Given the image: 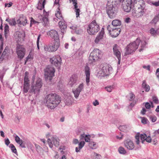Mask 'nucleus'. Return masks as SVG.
<instances>
[{"label": "nucleus", "instance_id": "47", "mask_svg": "<svg viewBox=\"0 0 159 159\" xmlns=\"http://www.w3.org/2000/svg\"><path fill=\"white\" fill-rule=\"evenodd\" d=\"M75 11L76 13V17L78 18L79 17L80 13V9H76L75 10Z\"/></svg>", "mask_w": 159, "mask_h": 159}, {"label": "nucleus", "instance_id": "64", "mask_svg": "<svg viewBox=\"0 0 159 159\" xmlns=\"http://www.w3.org/2000/svg\"><path fill=\"white\" fill-rule=\"evenodd\" d=\"M152 4L153 5L155 6H159V1L158 2H152Z\"/></svg>", "mask_w": 159, "mask_h": 159}, {"label": "nucleus", "instance_id": "35", "mask_svg": "<svg viewBox=\"0 0 159 159\" xmlns=\"http://www.w3.org/2000/svg\"><path fill=\"white\" fill-rule=\"evenodd\" d=\"M40 20L41 22H43L45 24H47L48 22V20L47 17H42V19H40Z\"/></svg>", "mask_w": 159, "mask_h": 159}, {"label": "nucleus", "instance_id": "11", "mask_svg": "<svg viewBox=\"0 0 159 159\" xmlns=\"http://www.w3.org/2000/svg\"><path fill=\"white\" fill-rule=\"evenodd\" d=\"M50 61L52 64L59 68L61 61V58L60 56H58L53 57L50 59Z\"/></svg>", "mask_w": 159, "mask_h": 159}, {"label": "nucleus", "instance_id": "46", "mask_svg": "<svg viewBox=\"0 0 159 159\" xmlns=\"http://www.w3.org/2000/svg\"><path fill=\"white\" fill-rule=\"evenodd\" d=\"M29 81L28 76L26 75H25L24 79V84L30 83Z\"/></svg>", "mask_w": 159, "mask_h": 159}, {"label": "nucleus", "instance_id": "61", "mask_svg": "<svg viewBox=\"0 0 159 159\" xmlns=\"http://www.w3.org/2000/svg\"><path fill=\"white\" fill-rule=\"evenodd\" d=\"M107 30L108 31L109 33L110 34L113 28H112L110 25H108L107 27Z\"/></svg>", "mask_w": 159, "mask_h": 159}, {"label": "nucleus", "instance_id": "16", "mask_svg": "<svg viewBox=\"0 0 159 159\" xmlns=\"http://www.w3.org/2000/svg\"><path fill=\"white\" fill-rule=\"evenodd\" d=\"M125 147L129 150H132L134 147V145L133 141L130 139H127L124 142Z\"/></svg>", "mask_w": 159, "mask_h": 159}, {"label": "nucleus", "instance_id": "29", "mask_svg": "<svg viewBox=\"0 0 159 159\" xmlns=\"http://www.w3.org/2000/svg\"><path fill=\"white\" fill-rule=\"evenodd\" d=\"M159 20V14L156 16L151 22L152 24H156Z\"/></svg>", "mask_w": 159, "mask_h": 159}, {"label": "nucleus", "instance_id": "51", "mask_svg": "<svg viewBox=\"0 0 159 159\" xmlns=\"http://www.w3.org/2000/svg\"><path fill=\"white\" fill-rule=\"evenodd\" d=\"M122 0H114V1H111V2H113V4L115 3L117 6V5L120 4V3Z\"/></svg>", "mask_w": 159, "mask_h": 159}, {"label": "nucleus", "instance_id": "4", "mask_svg": "<svg viewBox=\"0 0 159 159\" xmlns=\"http://www.w3.org/2000/svg\"><path fill=\"white\" fill-rule=\"evenodd\" d=\"M141 40L137 38L136 40L127 46L125 48V56L131 54L138 48Z\"/></svg>", "mask_w": 159, "mask_h": 159}, {"label": "nucleus", "instance_id": "21", "mask_svg": "<svg viewBox=\"0 0 159 159\" xmlns=\"http://www.w3.org/2000/svg\"><path fill=\"white\" fill-rule=\"evenodd\" d=\"M17 23L20 25L24 26L27 23V20L26 17L24 16H20L19 19L17 20Z\"/></svg>", "mask_w": 159, "mask_h": 159}, {"label": "nucleus", "instance_id": "63", "mask_svg": "<svg viewBox=\"0 0 159 159\" xmlns=\"http://www.w3.org/2000/svg\"><path fill=\"white\" fill-rule=\"evenodd\" d=\"M85 135L84 133L81 134L80 137V140H82L84 139Z\"/></svg>", "mask_w": 159, "mask_h": 159}, {"label": "nucleus", "instance_id": "41", "mask_svg": "<svg viewBox=\"0 0 159 159\" xmlns=\"http://www.w3.org/2000/svg\"><path fill=\"white\" fill-rule=\"evenodd\" d=\"M150 33L152 35H156L157 34V32L156 30H155L153 28H152L150 30Z\"/></svg>", "mask_w": 159, "mask_h": 159}, {"label": "nucleus", "instance_id": "3", "mask_svg": "<svg viewBox=\"0 0 159 159\" xmlns=\"http://www.w3.org/2000/svg\"><path fill=\"white\" fill-rule=\"evenodd\" d=\"M43 84V82L42 79L40 78H37L35 83L31 84L30 89L29 93H34L36 95H38L40 93Z\"/></svg>", "mask_w": 159, "mask_h": 159}, {"label": "nucleus", "instance_id": "40", "mask_svg": "<svg viewBox=\"0 0 159 159\" xmlns=\"http://www.w3.org/2000/svg\"><path fill=\"white\" fill-rule=\"evenodd\" d=\"M91 137V136L90 135L88 134L85 135V137L84 138L85 141L86 142H90V138Z\"/></svg>", "mask_w": 159, "mask_h": 159}, {"label": "nucleus", "instance_id": "6", "mask_svg": "<svg viewBox=\"0 0 159 159\" xmlns=\"http://www.w3.org/2000/svg\"><path fill=\"white\" fill-rule=\"evenodd\" d=\"M54 68L51 66H48L45 70L44 76L47 81H51L52 78L54 76Z\"/></svg>", "mask_w": 159, "mask_h": 159}, {"label": "nucleus", "instance_id": "15", "mask_svg": "<svg viewBox=\"0 0 159 159\" xmlns=\"http://www.w3.org/2000/svg\"><path fill=\"white\" fill-rule=\"evenodd\" d=\"M25 51V48L22 47H20L17 48L16 51L17 54L18 58L20 60L22 59L24 57Z\"/></svg>", "mask_w": 159, "mask_h": 159}, {"label": "nucleus", "instance_id": "42", "mask_svg": "<svg viewBox=\"0 0 159 159\" xmlns=\"http://www.w3.org/2000/svg\"><path fill=\"white\" fill-rule=\"evenodd\" d=\"M153 102L156 104H157L159 103V100L155 96H153L152 97Z\"/></svg>", "mask_w": 159, "mask_h": 159}, {"label": "nucleus", "instance_id": "33", "mask_svg": "<svg viewBox=\"0 0 159 159\" xmlns=\"http://www.w3.org/2000/svg\"><path fill=\"white\" fill-rule=\"evenodd\" d=\"M58 9L59 11H57V13L55 14L56 16L59 19H63L62 14L61 12L59 11L60 9L58 8Z\"/></svg>", "mask_w": 159, "mask_h": 159}, {"label": "nucleus", "instance_id": "20", "mask_svg": "<svg viewBox=\"0 0 159 159\" xmlns=\"http://www.w3.org/2000/svg\"><path fill=\"white\" fill-rule=\"evenodd\" d=\"M85 73L86 75V82L88 85H89L90 79V68L88 66H86L85 67Z\"/></svg>", "mask_w": 159, "mask_h": 159}, {"label": "nucleus", "instance_id": "5", "mask_svg": "<svg viewBox=\"0 0 159 159\" xmlns=\"http://www.w3.org/2000/svg\"><path fill=\"white\" fill-rule=\"evenodd\" d=\"M100 28L98 24L94 20L89 25L87 28V32L90 35L95 34L100 30Z\"/></svg>", "mask_w": 159, "mask_h": 159}, {"label": "nucleus", "instance_id": "45", "mask_svg": "<svg viewBox=\"0 0 159 159\" xmlns=\"http://www.w3.org/2000/svg\"><path fill=\"white\" fill-rule=\"evenodd\" d=\"M7 50L5 49L1 55L0 59H3L4 58L6 55L7 53Z\"/></svg>", "mask_w": 159, "mask_h": 159}, {"label": "nucleus", "instance_id": "37", "mask_svg": "<svg viewBox=\"0 0 159 159\" xmlns=\"http://www.w3.org/2000/svg\"><path fill=\"white\" fill-rule=\"evenodd\" d=\"M14 35L16 38H20L21 36V34L20 31H17L14 33Z\"/></svg>", "mask_w": 159, "mask_h": 159}, {"label": "nucleus", "instance_id": "2", "mask_svg": "<svg viewBox=\"0 0 159 159\" xmlns=\"http://www.w3.org/2000/svg\"><path fill=\"white\" fill-rule=\"evenodd\" d=\"M107 13L109 17L112 19L115 17L118 11V7L115 3L111 2V0L108 1L107 4Z\"/></svg>", "mask_w": 159, "mask_h": 159}, {"label": "nucleus", "instance_id": "8", "mask_svg": "<svg viewBox=\"0 0 159 159\" xmlns=\"http://www.w3.org/2000/svg\"><path fill=\"white\" fill-rule=\"evenodd\" d=\"M60 45V41H54V42L51 44L46 45L44 47V49L45 51L54 52L56 51Z\"/></svg>", "mask_w": 159, "mask_h": 159}, {"label": "nucleus", "instance_id": "49", "mask_svg": "<svg viewBox=\"0 0 159 159\" xmlns=\"http://www.w3.org/2000/svg\"><path fill=\"white\" fill-rule=\"evenodd\" d=\"M72 29L73 30H75L76 33L78 34H81V33L82 32L81 30L80 29V30H76L77 28H76V27H74V26L72 27Z\"/></svg>", "mask_w": 159, "mask_h": 159}, {"label": "nucleus", "instance_id": "1", "mask_svg": "<svg viewBox=\"0 0 159 159\" xmlns=\"http://www.w3.org/2000/svg\"><path fill=\"white\" fill-rule=\"evenodd\" d=\"M45 103L48 108L51 109L55 108L59 104L61 98L56 93H51L45 98Z\"/></svg>", "mask_w": 159, "mask_h": 159}, {"label": "nucleus", "instance_id": "9", "mask_svg": "<svg viewBox=\"0 0 159 159\" xmlns=\"http://www.w3.org/2000/svg\"><path fill=\"white\" fill-rule=\"evenodd\" d=\"M121 3V6L124 11L125 12H129L133 6L132 0H123Z\"/></svg>", "mask_w": 159, "mask_h": 159}, {"label": "nucleus", "instance_id": "57", "mask_svg": "<svg viewBox=\"0 0 159 159\" xmlns=\"http://www.w3.org/2000/svg\"><path fill=\"white\" fill-rule=\"evenodd\" d=\"M40 36H41L40 34H39L38 36V37L37 41V47L38 49H39V40L40 39Z\"/></svg>", "mask_w": 159, "mask_h": 159}, {"label": "nucleus", "instance_id": "22", "mask_svg": "<svg viewBox=\"0 0 159 159\" xmlns=\"http://www.w3.org/2000/svg\"><path fill=\"white\" fill-rule=\"evenodd\" d=\"M98 59L95 57V56L93 54V53L91 52L89 55V63L90 64H93L98 60Z\"/></svg>", "mask_w": 159, "mask_h": 159}, {"label": "nucleus", "instance_id": "12", "mask_svg": "<svg viewBox=\"0 0 159 159\" xmlns=\"http://www.w3.org/2000/svg\"><path fill=\"white\" fill-rule=\"evenodd\" d=\"M48 142L49 146L51 148L53 147V144L56 147H58L59 145V139L58 138L53 137L52 138V142L50 139H48Z\"/></svg>", "mask_w": 159, "mask_h": 159}, {"label": "nucleus", "instance_id": "28", "mask_svg": "<svg viewBox=\"0 0 159 159\" xmlns=\"http://www.w3.org/2000/svg\"><path fill=\"white\" fill-rule=\"evenodd\" d=\"M30 84L26 83L23 84V92L25 93H27L28 92L30 89Z\"/></svg>", "mask_w": 159, "mask_h": 159}, {"label": "nucleus", "instance_id": "43", "mask_svg": "<svg viewBox=\"0 0 159 159\" xmlns=\"http://www.w3.org/2000/svg\"><path fill=\"white\" fill-rule=\"evenodd\" d=\"M8 22L9 23V24L11 25H15L16 24V22L14 19H12V20H8Z\"/></svg>", "mask_w": 159, "mask_h": 159}, {"label": "nucleus", "instance_id": "30", "mask_svg": "<svg viewBox=\"0 0 159 159\" xmlns=\"http://www.w3.org/2000/svg\"><path fill=\"white\" fill-rule=\"evenodd\" d=\"M89 146L91 148L93 149H96L97 147L96 143L94 142H90Z\"/></svg>", "mask_w": 159, "mask_h": 159}, {"label": "nucleus", "instance_id": "36", "mask_svg": "<svg viewBox=\"0 0 159 159\" xmlns=\"http://www.w3.org/2000/svg\"><path fill=\"white\" fill-rule=\"evenodd\" d=\"M9 147L11 148V150L15 154L17 153L16 149L13 144H10Z\"/></svg>", "mask_w": 159, "mask_h": 159}, {"label": "nucleus", "instance_id": "17", "mask_svg": "<svg viewBox=\"0 0 159 159\" xmlns=\"http://www.w3.org/2000/svg\"><path fill=\"white\" fill-rule=\"evenodd\" d=\"M147 135L145 134H141L139 135L138 134L135 136V138L136 139V143L137 144H139V138H141V139L142 141V143H143L146 138H147Z\"/></svg>", "mask_w": 159, "mask_h": 159}, {"label": "nucleus", "instance_id": "39", "mask_svg": "<svg viewBox=\"0 0 159 159\" xmlns=\"http://www.w3.org/2000/svg\"><path fill=\"white\" fill-rule=\"evenodd\" d=\"M141 122L143 124H146L148 122V120L144 117H141Z\"/></svg>", "mask_w": 159, "mask_h": 159}, {"label": "nucleus", "instance_id": "27", "mask_svg": "<svg viewBox=\"0 0 159 159\" xmlns=\"http://www.w3.org/2000/svg\"><path fill=\"white\" fill-rule=\"evenodd\" d=\"M64 102L66 105H70L72 103V99L70 97H68L65 99Z\"/></svg>", "mask_w": 159, "mask_h": 159}, {"label": "nucleus", "instance_id": "62", "mask_svg": "<svg viewBox=\"0 0 159 159\" xmlns=\"http://www.w3.org/2000/svg\"><path fill=\"white\" fill-rule=\"evenodd\" d=\"M150 119L153 122H155L157 120V118L155 116H151L150 117Z\"/></svg>", "mask_w": 159, "mask_h": 159}, {"label": "nucleus", "instance_id": "44", "mask_svg": "<svg viewBox=\"0 0 159 159\" xmlns=\"http://www.w3.org/2000/svg\"><path fill=\"white\" fill-rule=\"evenodd\" d=\"M85 144V142L84 141L80 142L79 144V148H80V149H81L84 146Z\"/></svg>", "mask_w": 159, "mask_h": 159}, {"label": "nucleus", "instance_id": "31", "mask_svg": "<svg viewBox=\"0 0 159 159\" xmlns=\"http://www.w3.org/2000/svg\"><path fill=\"white\" fill-rule=\"evenodd\" d=\"M9 33V26L7 24L5 25L4 27V35L5 38H7V34Z\"/></svg>", "mask_w": 159, "mask_h": 159}, {"label": "nucleus", "instance_id": "7", "mask_svg": "<svg viewBox=\"0 0 159 159\" xmlns=\"http://www.w3.org/2000/svg\"><path fill=\"white\" fill-rule=\"evenodd\" d=\"M133 7L132 13L134 16L137 17H141L143 15L145 12V5L144 4H139L136 8Z\"/></svg>", "mask_w": 159, "mask_h": 159}, {"label": "nucleus", "instance_id": "52", "mask_svg": "<svg viewBox=\"0 0 159 159\" xmlns=\"http://www.w3.org/2000/svg\"><path fill=\"white\" fill-rule=\"evenodd\" d=\"M130 95V98L129 99V101L133 100L135 98V96L133 93H131L129 94Z\"/></svg>", "mask_w": 159, "mask_h": 159}, {"label": "nucleus", "instance_id": "23", "mask_svg": "<svg viewBox=\"0 0 159 159\" xmlns=\"http://www.w3.org/2000/svg\"><path fill=\"white\" fill-rule=\"evenodd\" d=\"M59 26L61 30V32L63 33L66 29L67 26L64 20L61 21L59 22Z\"/></svg>", "mask_w": 159, "mask_h": 159}, {"label": "nucleus", "instance_id": "10", "mask_svg": "<svg viewBox=\"0 0 159 159\" xmlns=\"http://www.w3.org/2000/svg\"><path fill=\"white\" fill-rule=\"evenodd\" d=\"M112 68L107 64H104L102 66V68L99 71V73L102 76L108 75L112 70Z\"/></svg>", "mask_w": 159, "mask_h": 159}, {"label": "nucleus", "instance_id": "59", "mask_svg": "<svg viewBox=\"0 0 159 159\" xmlns=\"http://www.w3.org/2000/svg\"><path fill=\"white\" fill-rule=\"evenodd\" d=\"M145 139V141H146V142L148 143H150L151 141V138L149 136H148V137L147 136V138Z\"/></svg>", "mask_w": 159, "mask_h": 159}, {"label": "nucleus", "instance_id": "55", "mask_svg": "<svg viewBox=\"0 0 159 159\" xmlns=\"http://www.w3.org/2000/svg\"><path fill=\"white\" fill-rule=\"evenodd\" d=\"M18 144H20V146L22 148H25V144L23 143V141L22 140H21L20 142Z\"/></svg>", "mask_w": 159, "mask_h": 159}, {"label": "nucleus", "instance_id": "50", "mask_svg": "<svg viewBox=\"0 0 159 159\" xmlns=\"http://www.w3.org/2000/svg\"><path fill=\"white\" fill-rule=\"evenodd\" d=\"M105 89H106L107 91L108 92H111L112 90L113 89V87L112 86H110L108 87H106Z\"/></svg>", "mask_w": 159, "mask_h": 159}, {"label": "nucleus", "instance_id": "13", "mask_svg": "<svg viewBox=\"0 0 159 159\" xmlns=\"http://www.w3.org/2000/svg\"><path fill=\"white\" fill-rule=\"evenodd\" d=\"M114 54L116 56L118 60V63L120 64L121 60L120 52L119 51L118 47L116 44H115L113 48Z\"/></svg>", "mask_w": 159, "mask_h": 159}, {"label": "nucleus", "instance_id": "32", "mask_svg": "<svg viewBox=\"0 0 159 159\" xmlns=\"http://www.w3.org/2000/svg\"><path fill=\"white\" fill-rule=\"evenodd\" d=\"M118 150L119 153L121 154H125L126 153V151L124 148L122 147H120Z\"/></svg>", "mask_w": 159, "mask_h": 159}, {"label": "nucleus", "instance_id": "53", "mask_svg": "<svg viewBox=\"0 0 159 159\" xmlns=\"http://www.w3.org/2000/svg\"><path fill=\"white\" fill-rule=\"evenodd\" d=\"M146 44L147 43L145 41H144V42L142 44L141 46V48L139 50L140 52H141V51L143 50V48L145 47V46Z\"/></svg>", "mask_w": 159, "mask_h": 159}, {"label": "nucleus", "instance_id": "24", "mask_svg": "<svg viewBox=\"0 0 159 159\" xmlns=\"http://www.w3.org/2000/svg\"><path fill=\"white\" fill-rule=\"evenodd\" d=\"M104 33V32L103 30H102L101 32H100L95 40L94 41L96 43H98L102 40L103 38V35Z\"/></svg>", "mask_w": 159, "mask_h": 159}, {"label": "nucleus", "instance_id": "58", "mask_svg": "<svg viewBox=\"0 0 159 159\" xmlns=\"http://www.w3.org/2000/svg\"><path fill=\"white\" fill-rule=\"evenodd\" d=\"M15 139L16 142L18 143H19L21 140H20V138L17 135H16L15 136Z\"/></svg>", "mask_w": 159, "mask_h": 159}, {"label": "nucleus", "instance_id": "60", "mask_svg": "<svg viewBox=\"0 0 159 159\" xmlns=\"http://www.w3.org/2000/svg\"><path fill=\"white\" fill-rule=\"evenodd\" d=\"M145 89V91L146 92H148L150 90V87L149 85H147L146 86L143 88Z\"/></svg>", "mask_w": 159, "mask_h": 159}, {"label": "nucleus", "instance_id": "38", "mask_svg": "<svg viewBox=\"0 0 159 159\" xmlns=\"http://www.w3.org/2000/svg\"><path fill=\"white\" fill-rule=\"evenodd\" d=\"M127 128L125 125H120L118 128L121 131L124 132Z\"/></svg>", "mask_w": 159, "mask_h": 159}, {"label": "nucleus", "instance_id": "26", "mask_svg": "<svg viewBox=\"0 0 159 159\" xmlns=\"http://www.w3.org/2000/svg\"><path fill=\"white\" fill-rule=\"evenodd\" d=\"M121 24V22L120 20L118 19L114 20L112 22V25L114 26H120Z\"/></svg>", "mask_w": 159, "mask_h": 159}, {"label": "nucleus", "instance_id": "19", "mask_svg": "<svg viewBox=\"0 0 159 159\" xmlns=\"http://www.w3.org/2000/svg\"><path fill=\"white\" fill-rule=\"evenodd\" d=\"M121 31V29L120 28H114L112 30V31L110 34L112 37H117Z\"/></svg>", "mask_w": 159, "mask_h": 159}, {"label": "nucleus", "instance_id": "34", "mask_svg": "<svg viewBox=\"0 0 159 159\" xmlns=\"http://www.w3.org/2000/svg\"><path fill=\"white\" fill-rule=\"evenodd\" d=\"M6 71V70L4 68H3L2 70H0V78L1 79H2L3 78Z\"/></svg>", "mask_w": 159, "mask_h": 159}, {"label": "nucleus", "instance_id": "48", "mask_svg": "<svg viewBox=\"0 0 159 159\" xmlns=\"http://www.w3.org/2000/svg\"><path fill=\"white\" fill-rule=\"evenodd\" d=\"M31 20H30V26L31 27V25L32 24H35V23H39V22H38V21H35V20H34L32 17H31Z\"/></svg>", "mask_w": 159, "mask_h": 159}, {"label": "nucleus", "instance_id": "56", "mask_svg": "<svg viewBox=\"0 0 159 159\" xmlns=\"http://www.w3.org/2000/svg\"><path fill=\"white\" fill-rule=\"evenodd\" d=\"M37 8L39 10H42L43 9L42 3L40 1H39L38 2V6L37 7Z\"/></svg>", "mask_w": 159, "mask_h": 159}, {"label": "nucleus", "instance_id": "18", "mask_svg": "<svg viewBox=\"0 0 159 159\" xmlns=\"http://www.w3.org/2000/svg\"><path fill=\"white\" fill-rule=\"evenodd\" d=\"M83 88V84H81L75 90L73 91L75 97L77 98L79 96L80 93Z\"/></svg>", "mask_w": 159, "mask_h": 159}, {"label": "nucleus", "instance_id": "25", "mask_svg": "<svg viewBox=\"0 0 159 159\" xmlns=\"http://www.w3.org/2000/svg\"><path fill=\"white\" fill-rule=\"evenodd\" d=\"M92 52L98 59L100 58L101 56V52L98 49H94Z\"/></svg>", "mask_w": 159, "mask_h": 159}, {"label": "nucleus", "instance_id": "54", "mask_svg": "<svg viewBox=\"0 0 159 159\" xmlns=\"http://www.w3.org/2000/svg\"><path fill=\"white\" fill-rule=\"evenodd\" d=\"M94 155H95L94 159H101V156L95 152H94Z\"/></svg>", "mask_w": 159, "mask_h": 159}, {"label": "nucleus", "instance_id": "14", "mask_svg": "<svg viewBox=\"0 0 159 159\" xmlns=\"http://www.w3.org/2000/svg\"><path fill=\"white\" fill-rule=\"evenodd\" d=\"M48 35H49L53 39L54 41L59 40L58 34L57 32L55 30H52L49 31L48 33Z\"/></svg>", "mask_w": 159, "mask_h": 159}]
</instances>
